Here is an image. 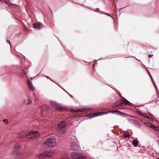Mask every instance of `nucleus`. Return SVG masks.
<instances>
[{
  "instance_id": "1",
  "label": "nucleus",
  "mask_w": 159,
  "mask_h": 159,
  "mask_svg": "<svg viewBox=\"0 0 159 159\" xmlns=\"http://www.w3.org/2000/svg\"><path fill=\"white\" fill-rule=\"evenodd\" d=\"M66 124L64 121H62L59 124L57 128V131L61 134L65 133L66 131Z\"/></svg>"
},
{
  "instance_id": "2",
  "label": "nucleus",
  "mask_w": 159,
  "mask_h": 159,
  "mask_svg": "<svg viewBox=\"0 0 159 159\" xmlns=\"http://www.w3.org/2000/svg\"><path fill=\"white\" fill-rule=\"evenodd\" d=\"M54 154V151L52 150L46 151L43 153L36 155V157L40 158H42L46 157H49Z\"/></svg>"
},
{
  "instance_id": "3",
  "label": "nucleus",
  "mask_w": 159,
  "mask_h": 159,
  "mask_svg": "<svg viewBox=\"0 0 159 159\" xmlns=\"http://www.w3.org/2000/svg\"><path fill=\"white\" fill-rule=\"evenodd\" d=\"M45 144L50 147L54 146L56 145V140L53 137H50L46 139Z\"/></svg>"
},
{
  "instance_id": "4",
  "label": "nucleus",
  "mask_w": 159,
  "mask_h": 159,
  "mask_svg": "<svg viewBox=\"0 0 159 159\" xmlns=\"http://www.w3.org/2000/svg\"><path fill=\"white\" fill-rule=\"evenodd\" d=\"M70 156L73 159H87L85 156L76 152H71Z\"/></svg>"
},
{
  "instance_id": "5",
  "label": "nucleus",
  "mask_w": 159,
  "mask_h": 159,
  "mask_svg": "<svg viewBox=\"0 0 159 159\" xmlns=\"http://www.w3.org/2000/svg\"><path fill=\"white\" fill-rule=\"evenodd\" d=\"M71 148L73 150H78L80 149L78 144V142L77 139H75L73 142L71 143Z\"/></svg>"
},
{
  "instance_id": "6",
  "label": "nucleus",
  "mask_w": 159,
  "mask_h": 159,
  "mask_svg": "<svg viewBox=\"0 0 159 159\" xmlns=\"http://www.w3.org/2000/svg\"><path fill=\"white\" fill-rule=\"evenodd\" d=\"M29 138L33 139L39 136V134L37 131H32L27 134Z\"/></svg>"
},
{
  "instance_id": "7",
  "label": "nucleus",
  "mask_w": 159,
  "mask_h": 159,
  "mask_svg": "<svg viewBox=\"0 0 159 159\" xmlns=\"http://www.w3.org/2000/svg\"><path fill=\"white\" fill-rule=\"evenodd\" d=\"M51 105L52 107L56 108L57 110H61L63 109L61 107L54 102H51Z\"/></svg>"
},
{
  "instance_id": "8",
  "label": "nucleus",
  "mask_w": 159,
  "mask_h": 159,
  "mask_svg": "<svg viewBox=\"0 0 159 159\" xmlns=\"http://www.w3.org/2000/svg\"><path fill=\"white\" fill-rule=\"evenodd\" d=\"M27 83L30 89L33 91V90L34 89V88L33 87L31 81L29 80H28L27 81Z\"/></svg>"
},
{
  "instance_id": "9",
  "label": "nucleus",
  "mask_w": 159,
  "mask_h": 159,
  "mask_svg": "<svg viewBox=\"0 0 159 159\" xmlns=\"http://www.w3.org/2000/svg\"><path fill=\"white\" fill-rule=\"evenodd\" d=\"M89 109H77V110H73L72 109L71 111H75V112H81V111H89Z\"/></svg>"
},
{
  "instance_id": "10",
  "label": "nucleus",
  "mask_w": 159,
  "mask_h": 159,
  "mask_svg": "<svg viewBox=\"0 0 159 159\" xmlns=\"http://www.w3.org/2000/svg\"><path fill=\"white\" fill-rule=\"evenodd\" d=\"M139 144V141L136 139L133 140L132 142V144L134 147L138 146Z\"/></svg>"
},
{
  "instance_id": "11",
  "label": "nucleus",
  "mask_w": 159,
  "mask_h": 159,
  "mask_svg": "<svg viewBox=\"0 0 159 159\" xmlns=\"http://www.w3.org/2000/svg\"><path fill=\"white\" fill-rule=\"evenodd\" d=\"M33 26L34 28L40 29L41 27V25L39 24L36 23Z\"/></svg>"
},
{
  "instance_id": "12",
  "label": "nucleus",
  "mask_w": 159,
  "mask_h": 159,
  "mask_svg": "<svg viewBox=\"0 0 159 159\" xmlns=\"http://www.w3.org/2000/svg\"><path fill=\"white\" fill-rule=\"evenodd\" d=\"M129 103L128 101L125 98H123L121 102V104H127Z\"/></svg>"
},
{
  "instance_id": "13",
  "label": "nucleus",
  "mask_w": 159,
  "mask_h": 159,
  "mask_svg": "<svg viewBox=\"0 0 159 159\" xmlns=\"http://www.w3.org/2000/svg\"><path fill=\"white\" fill-rule=\"evenodd\" d=\"M148 126H150L151 128L157 130V129L158 128L156 126L154 125L153 124H150L148 123Z\"/></svg>"
},
{
  "instance_id": "14",
  "label": "nucleus",
  "mask_w": 159,
  "mask_h": 159,
  "mask_svg": "<svg viewBox=\"0 0 159 159\" xmlns=\"http://www.w3.org/2000/svg\"><path fill=\"white\" fill-rule=\"evenodd\" d=\"M110 112L114 113H116L118 114H120L122 113V112L118 110H115L114 111H110Z\"/></svg>"
},
{
  "instance_id": "15",
  "label": "nucleus",
  "mask_w": 159,
  "mask_h": 159,
  "mask_svg": "<svg viewBox=\"0 0 159 159\" xmlns=\"http://www.w3.org/2000/svg\"><path fill=\"white\" fill-rule=\"evenodd\" d=\"M25 103L26 104H29L30 103V101L28 99L25 100Z\"/></svg>"
},
{
  "instance_id": "16",
  "label": "nucleus",
  "mask_w": 159,
  "mask_h": 159,
  "mask_svg": "<svg viewBox=\"0 0 159 159\" xmlns=\"http://www.w3.org/2000/svg\"><path fill=\"white\" fill-rule=\"evenodd\" d=\"M124 137L125 138H129L130 137V134H125L124 135Z\"/></svg>"
},
{
  "instance_id": "17",
  "label": "nucleus",
  "mask_w": 159,
  "mask_h": 159,
  "mask_svg": "<svg viewBox=\"0 0 159 159\" xmlns=\"http://www.w3.org/2000/svg\"><path fill=\"white\" fill-rule=\"evenodd\" d=\"M142 116L144 117L145 118H146L147 119H150V117L148 116L146 114H143L142 115Z\"/></svg>"
},
{
  "instance_id": "18",
  "label": "nucleus",
  "mask_w": 159,
  "mask_h": 159,
  "mask_svg": "<svg viewBox=\"0 0 159 159\" xmlns=\"http://www.w3.org/2000/svg\"><path fill=\"white\" fill-rule=\"evenodd\" d=\"M104 113H105L104 112H100V114H99L97 115H95V116H93V117H95V116H98L102 115H103V114H104Z\"/></svg>"
},
{
  "instance_id": "19",
  "label": "nucleus",
  "mask_w": 159,
  "mask_h": 159,
  "mask_svg": "<svg viewBox=\"0 0 159 159\" xmlns=\"http://www.w3.org/2000/svg\"><path fill=\"white\" fill-rule=\"evenodd\" d=\"M17 150H16V151L14 152L15 154H18V155H20L21 154V153L20 152H16Z\"/></svg>"
},
{
  "instance_id": "20",
  "label": "nucleus",
  "mask_w": 159,
  "mask_h": 159,
  "mask_svg": "<svg viewBox=\"0 0 159 159\" xmlns=\"http://www.w3.org/2000/svg\"><path fill=\"white\" fill-rule=\"evenodd\" d=\"M3 122L5 123L6 124H7L8 123V120L7 119H4L3 120Z\"/></svg>"
},
{
  "instance_id": "21",
  "label": "nucleus",
  "mask_w": 159,
  "mask_h": 159,
  "mask_svg": "<svg viewBox=\"0 0 159 159\" xmlns=\"http://www.w3.org/2000/svg\"><path fill=\"white\" fill-rule=\"evenodd\" d=\"M23 133V134H20V137H24L25 135V134L24 133Z\"/></svg>"
},
{
  "instance_id": "22",
  "label": "nucleus",
  "mask_w": 159,
  "mask_h": 159,
  "mask_svg": "<svg viewBox=\"0 0 159 159\" xmlns=\"http://www.w3.org/2000/svg\"><path fill=\"white\" fill-rule=\"evenodd\" d=\"M152 56H153L152 54H149L148 55V56L150 57H152Z\"/></svg>"
},
{
  "instance_id": "23",
  "label": "nucleus",
  "mask_w": 159,
  "mask_h": 159,
  "mask_svg": "<svg viewBox=\"0 0 159 159\" xmlns=\"http://www.w3.org/2000/svg\"><path fill=\"white\" fill-rule=\"evenodd\" d=\"M117 107V105L114 106H113L112 107H113V108H116Z\"/></svg>"
},
{
  "instance_id": "24",
  "label": "nucleus",
  "mask_w": 159,
  "mask_h": 159,
  "mask_svg": "<svg viewBox=\"0 0 159 159\" xmlns=\"http://www.w3.org/2000/svg\"><path fill=\"white\" fill-rule=\"evenodd\" d=\"M19 146H18V148H16V149H18L19 148Z\"/></svg>"
},
{
  "instance_id": "25",
  "label": "nucleus",
  "mask_w": 159,
  "mask_h": 159,
  "mask_svg": "<svg viewBox=\"0 0 159 159\" xmlns=\"http://www.w3.org/2000/svg\"><path fill=\"white\" fill-rule=\"evenodd\" d=\"M157 143H158V144L159 145V139L158 140Z\"/></svg>"
},
{
  "instance_id": "26",
  "label": "nucleus",
  "mask_w": 159,
  "mask_h": 159,
  "mask_svg": "<svg viewBox=\"0 0 159 159\" xmlns=\"http://www.w3.org/2000/svg\"><path fill=\"white\" fill-rule=\"evenodd\" d=\"M156 159H159V158H157Z\"/></svg>"
},
{
  "instance_id": "27",
  "label": "nucleus",
  "mask_w": 159,
  "mask_h": 159,
  "mask_svg": "<svg viewBox=\"0 0 159 159\" xmlns=\"http://www.w3.org/2000/svg\"><path fill=\"white\" fill-rule=\"evenodd\" d=\"M7 42L8 43V40H7Z\"/></svg>"
}]
</instances>
